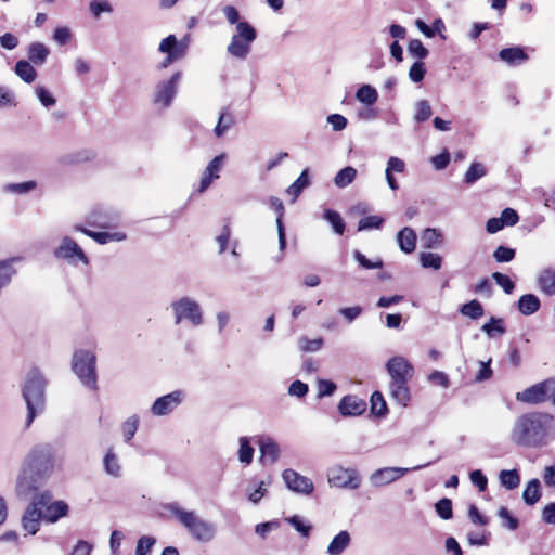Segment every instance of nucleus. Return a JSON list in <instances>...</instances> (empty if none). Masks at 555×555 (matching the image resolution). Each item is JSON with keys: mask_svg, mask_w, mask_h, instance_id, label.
Listing matches in <instances>:
<instances>
[{"mask_svg": "<svg viewBox=\"0 0 555 555\" xmlns=\"http://www.w3.org/2000/svg\"><path fill=\"white\" fill-rule=\"evenodd\" d=\"M555 436V417L547 413L531 412L520 415L511 431V439L525 447L545 446Z\"/></svg>", "mask_w": 555, "mask_h": 555, "instance_id": "nucleus-1", "label": "nucleus"}, {"mask_svg": "<svg viewBox=\"0 0 555 555\" xmlns=\"http://www.w3.org/2000/svg\"><path fill=\"white\" fill-rule=\"evenodd\" d=\"M385 367L390 377L388 385L390 397L399 405L406 406L411 399L409 382L415 372L413 364L402 356H395L386 362Z\"/></svg>", "mask_w": 555, "mask_h": 555, "instance_id": "nucleus-2", "label": "nucleus"}, {"mask_svg": "<svg viewBox=\"0 0 555 555\" xmlns=\"http://www.w3.org/2000/svg\"><path fill=\"white\" fill-rule=\"evenodd\" d=\"M166 509L195 540L208 542L214 539L215 525L201 518L195 511L184 509L178 503L168 504Z\"/></svg>", "mask_w": 555, "mask_h": 555, "instance_id": "nucleus-3", "label": "nucleus"}, {"mask_svg": "<svg viewBox=\"0 0 555 555\" xmlns=\"http://www.w3.org/2000/svg\"><path fill=\"white\" fill-rule=\"evenodd\" d=\"M44 389L46 380L42 374L37 369L30 370L26 375L22 389L27 406V425H30L36 415L44 409Z\"/></svg>", "mask_w": 555, "mask_h": 555, "instance_id": "nucleus-4", "label": "nucleus"}, {"mask_svg": "<svg viewBox=\"0 0 555 555\" xmlns=\"http://www.w3.org/2000/svg\"><path fill=\"white\" fill-rule=\"evenodd\" d=\"M23 464L46 481L54 473L56 459L50 446L39 444L26 454Z\"/></svg>", "mask_w": 555, "mask_h": 555, "instance_id": "nucleus-5", "label": "nucleus"}, {"mask_svg": "<svg viewBox=\"0 0 555 555\" xmlns=\"http://www.w3.org/2000/svg\"><path fill=\"white\" fill-rule=\"evenodd\" d=\"M51 499L52 493L48 490L35 493L21 518V526L26 533L35 535L40 530L41 521L44 520L43 505Z\"/></svg>", "mask_w": 555, "mask_h": 555, "instance_id": "nucleus-6", "label": "nucleus"}, {"mask_svg": "<svg viewBox=\"0 0 555 555\" xmlns=\"http://www.w3.org/2000/svg\"><path fill=\"white\" fill-rule=\"evenodd\" d=\"M95 354L90 350L75 351L72 359V367L78 379L88 388L96 389Z\"/></svg>", "mask_w": 555, "mask_h": 555, "instance_id": "nucleus-7", "label": "nucleus"}, {"mask_svg": "<svg viewBox=\"0 0 555 555\" xmlns=\"http://www.w3.org/2000/svg\"><path fill=\"white\" fill-rule=\"evenodd\" d=\"M257 38L256 28L249 23H241L227 47V52L238 60H245L251 51V44Z\"/></svg>", "mask_w": 555, "mask_h": 555, "instance_id": "nucleus-8", "label": "nucleus"}, {"mask_svg": "<svg viewBox=\"0 0 555 555\" xmlns=\"http://www.w3.org/2000/svg\"><path fill=\"white\" fill-rule=\"evenodd\" d=\"M176 324L189 321L193 326H199L204 322L201 305L193 298L184 296L171 302Z\"/></svg>", "mask_w": 555, "mask_h": 555, "instance_id": "nucleus-9", "label": "nucleus"}, {"mask_svg": "<svg viewBox=\"0 0 555 555\" xmlns=\"http://www.w3.org/2000/svg\"><path fill=\"white\" fill-rule=\"evenodd\" d=\"M181 78L182 72L178 70L170 78L159 81L154 89L153 103L160 108L169 107L178 92Z\"/></svg>", "mask_w": 555, "mask_h": 555, "instance_id": "nucleus-10", "label": "nucleus"}, {"mask_svg": "<svg viewBox=\"0 0 555 555\" xmlns=\"http://www.w3.org/2000/svg\"><path fill=\"white\" fill-rule=\"evenodd\" d=\"M327 481L332 487L356 490L361 485V477L354 468L334 466L327 473Z\"/></svg>", "mask_w": 555, "mask_h": 555, "instance_id": "nucleus-11", "label": "nucleus"}, {"mask_svg": "<svg viewBox=\"0 0 555 555\" xmlns=\"http://www.w3.org/2000/svg\"><path fill=\"white\" fill-rule=\"evenodd\" d=\"M554 388L555 378H548L517 392L516 400L527 404H539L550 399Z\"/></svg>", "mask_w": 555, "mask_h": 555, "instance_id": "nucleus-12", "label": "nucleus"}, {"mask_svg": "<svg viewBox=\"0 0 555 555\" xmlns=\"http://www.w3.org/2000/svg\"><path fill=\"white\" fill-rule=\"evenodd\" d=\"M428 465L429 464L417 465L413 468H404V467L378 468L370 475L369 481L375 488L385 487L387 485H390V483L397 481L398 479H400L402 476H404L410 470H417V469H421Z\"/></svg>", "mask_w": 555, "mask_h": 555, "instance_id": "nucleus-13", "label": "nucleus"}, {"mask_svg": "<svg viewBox=\"0 0 555 555\" xmlns=\"http://www.w3.org/2000/svg\"><path fill=\"white\" fill-rule=\"evenodd\" d=\"M54 255L56 258L63 259L72 264L89 263L82 248L70 237L65 236L62 238L60 246L55 249Z\"/></svg>", "mask_w": 555, "mask_h": 555, "instance_id": "nucleus-14", "label": "nucleus"}, {"mask_svg": "<svg viewBox=\"0 0 555 555\" xmlns=\"http://www.w3.org/2000/svg\"><path fill=\"white\" fill-rule=\"evenodd\" d=\"M44 482L39 476L35 475L27 466L22 463L16 478L15 493L20 499H26L37 491Z\"/></svg>", "mask_w": 555, "mask_h": 555, "instance_id": "nucleus-15", "label": "nucleus"}, {"mask_svg": "<svg viewBox=\"0 0 555 555\" xmlns=\"http://www.w3.org/2000/svg\"><path fill=\"white\" fill-rule=\"evenodd\" d=\"M185 399L183 390H175L170 393L157 398L152 406L151 413L154 416H165L175 411Z\"/></svg>", "mask_w": 555, "mask_h": 555, "instance_id": "nucleus-16", "label": "nucleus"}, {"mask_svg": "<svg viewBox=\"0 0 555 555\" xmlns=\"http://www.w3.org/2000/svg\"><path fill=\"white\" fill-rule=\"evenodd\" d=\"M282 478L287 489L297 494L310 495L314 490V485L310 478L292 468L283 470Z\"/></svg>", "mask_w": 555, "mask_h": 555, "instance_id": "nucleus-17", "label": "nucleus"}, {"mask_svg": "<svg viewBox=\"0 0 555 555\" xmlns=\"http://www.w3.org/2000/svg\"><path fill=\"white\" fill-rule=\"evenodd\" d=\"M76 231L82 232L89 237L93 238L99 244H107L111 242H121L126 240V234L121 231H93L83 224H76L74 227Z\"/></svg>", "mask_w": 555, "mask_h": 555, "instance_id": "nucleus-18", "label": "nucleus"}, {"mask_svg": "<svg viewBox=\"0 0 555 555\" xmlns=\"http://www.w3.org/2000/svg\"><path fill=\"white\" fill-rule=\"evenodd\" d=\"M225 154L217 155L215 158H212L208 165L206 166L201 182H199V191H205L214 180L218 179L220 177V171L224 165L225 162Z\"/></svg>", "mask_w": 555, "mask_h": 555, "instance_id": "nucleus-19", "label": "nucleus"}, {"mask_svg": "<svg viewBox=\"0 0 555 555\" xmlns=\"http://www.w3.org/2000/svg\"><path fill=\"white\" fill-rule=\"evenodd\" d=\"M366 410V402L358 396H345L339 404L338 411L343 416H359Z\"/></svg>", "mask_w": 555, "mask_h": 555, "instance_id": "nucleus-20", "label": "nucleus"}, {"mask_svg": "<svg viewBox=\"0 0 555 555\" xmlns=\"http://www.w3.org/2000/svg\"><path fill=\"white\" fill-rule=\"evenodd\" d=\"M44 521L48 524H56L60 519L65 518L69 515V505L63 500L52 501V499L43 505Z\"/></svg>", "mask_w": 555, "mask_h": 555, "instance_id": "nucleus-21", "label": "nucleus"}, {"mask_svg": "<svg viewBox=\"0 0 555 555\" xmlns=\"http://www.w3.org/2000/svg\"><path fill=\"white\" fill-rule=\"evenodd\" d=\"M186 49L188 44L185 42L178 41L173 35H169L168 37L164 38L158 47V50L162 53L175 57L176 61L184 57Z\"/></svg>", "mask_w": 555, "mask_h": 555, "instance_id": "nucleus-22", "label": "nucleus"}, {"mask_svg": "<svg viewBox=\"0 0 555 555\" xmlns=\"http://www.w3.org/2000/svg\"><path fill=\"white\" fill-rule=\"evenodd\" d=\"M259 450L263 463H275L281 454L280 446L270 437H262L259 440Z\"/></svg>", "mask_w": 555, "mask_h": 555, "instance_id": "nucleus-23", "label": "nucleus"}, {"mask_svg": "<svg viewBox=\"0 0 555 555\" xmlns=\"http://www.w3.org/2000/svg\"><path fill=\"white\" fill-rule=\"evenodd\" d=\"M405 169V163L399 157L391 156L387 162L385 176L387 183L391 190H398V182L395 178V173H402Z\"/></svg>", "mask_w": 555, "mask_h": 555, "instance_id": "nucleus-24", "label": "nucleus"}, {"mask_svg": "<svg viewBox=\"0 0 555 555\" xmlns=\"http://www.w3.org/2000/svg\"><path fill=\"white\" fill-rule=\"evenodd\" d=\"M539 289L547 295H555V270L551 268L543 269L538 275Z\"/></svg>", "mask_w": 555, "mask_h": 555, "instance_id": "nucleus-25", "label": "nucleus"}, {"mask_svg": "<svg viewBox=\"0 0 555 555\" xmlns=\"http://www.w3.org/2000/svg\"><path fill=\"white\" fill-rule=\"evenodd\" d=\"M351 538L348 531L337 533L327 546L328 555H340L350 544Z\"/></svg>", "mask_w": 555, "mask_h": 555, "instance_id": "nucleus-26", "label": "nucleus"}, {"mask_svg": "<svg viewBox=\"0 0 555 555\" xmlns=\"http://www.w3.org/2000/svg\"><path fill=\"white\" fill-rule=\"evenodd\" d=\"M400 249L405 254L414 251L416 246V234L410 228H403L397 236Z\"/></svg>", "mask_w": 555, "mask_h": 555, "instance_id": "nucleus-27", "label": "nucleus"}, {"mask_svg": "<svg viewBox=\"0 0 555 555\" xmlns=\"http://www.w3.org/2000/svg\"><path fill=\"white\" fill-rule=\"evenodd\" d=\"M103 466L107 475L114 478H119L121 476V465L118 456L112 449L107 450L103 459Z\"/></svg>", "mask_w": 555, "mask_h": 555, "instance_id": "nucleus-28", "label": "nucleus"}, {"mask_svg": "<svg viewBox=\"0 0 555 555\" xmlns=\"http://www.w3.org/2000/svg\"><path fill=\"white\" fill-rule=\"evenodd\" d=\"M540 306V299L533 294L522 295L518 300V309L524 315L535 313Z\"/></svg>", "mask_w": 555, "mask_h": 555, "instance_id": "nucleus-29", "label": "nucleus"}, {"mask_svg": "<svg viewBox=\"0 0 555 555\" xmlns=\"http://www.w3.org/2000/svg\"><path fill=\"white\" fill-rule=\"evenodd\" d=\"M499 56L503 62L511 65L522 63L528 59L525 51L519 47L503 49Z\"/></svg>", "mask_w": 555, "mask_h": 555, "instance_id": "nucleus-30", "label": "nucleus"}, {"mask_svg": "<svg viewBox=\"0 0 555 555\" xmlns=\"http://www.w3.org/2000/svg\"><path fill=\"white\" fill-rule=\"evenodd\" d=\"M421 244L428 249L438 248L443 244V236L436 229L428 228L421 235Z\"/></svg>", "mask_w": 555, "mask_h": 555, "instance_id": "nucleus-31", "label": "nucleus"}, {"mask_svg": "<svg viewBox=\"0 0 555 555\" xmlns=\"http://www.w3.org/2000/svg\"><path fill=\"white\" fill-rule=\"evenodd\" d=\"M356 99L366 106H372L378 100V92L371 85H362L356 92Z\"/></svg>", "mask_w": 555, "mask_h": 555, "instance_id": "nucleus-32", "label": "nucleus"}, {"mask_svg": "<svg viewBox=\"0 0 555 555\" xmlns=\"http://www.w3.org/2000/svg\"><path fill=\"white\" fill-rule=\"evenodd\" d=\"M15 74L26 83H31L37 77V72L28 61H18L15 64Z\"/></svg>", "mask_w": 555, "mask_h": 555, "instance_id": "nucleus-33", "label": "nucleus"}, {"mask_svg": "<svg viewBox=\"0 0 555 555\" xmlns=\"http://www.w3.org/2000/svg\"><path fill=\"white\" fill-rule=\"evenodd\" d=\"M49 55V49L41 42H33L28 47V57L35 64H43Z\"/></svg>", "mask_w": 555, "mask_h": 555, "instance_id": "nucleus-34", "label": "nucleus"}, {"mask_svg": "<svg viewBox=\"0 0 555 555\" xmlns=\"http://www.w3.org/2000/svg\"><path fill=\"white\" fill-rule=\"evenodd\" d=\"M309 185L308 170L305 169L297 180L286 189V195L291 197V203L298 197L301 191Z\"/></svg>", "mask_w": 555, "mask_h": 555, "instance_id": "nucleus-35", "label": "nucleus"}, {"mask_svg": "<svg viewBox=\"0 0 555 555\" xmlns=\"http://www.w3.org/2000/svg\"><path fill=\"white\" fill-rule=\"evenodd\" d=\"M540 498H541L540 481L538 479H532L528 482V485L522 493V499L526 504L533 505L540 500Z\"/></svg>", "mask_w": 555, "mask_h": 555, "instance_id": "nucleus-36", "label": "nucleus"}, {"mask_svg": "<svg viewBox=\"0 0 555 555\" xmlns=\"http://www.w3.org/2000/svg\"><path fill=\"white\" fill-rule=\"evenodd\" d=\"M420 263L425 269L439 270L442 267V257L436 253L422 251L420 254Z\"/></svg>", "mask_w": 555, "mask_h": 555, "instance_id": "nucleus-37", "label": "nucleus"}, {"mask_svg": "<svg viewBox=\"0 0 555 555\" xmlns=\"http://www.w3.org/2000/svg\"><path fill=\"white\" fill-rule=\"evenodd\" d=\"M356 176L357 169L351 166H347L336 173L334 183L337 188H346L356 179Z\"/></svg>", "mask_w": 555, "mask_h": 555, "instance_id": "nucleus-38", "label": "nucleus"}, {"mask_svg": "<svg viewBox=\"0 0 555 555\" xmlns=\"http://www.w3.org/2000/svg\"><path fill=\"white\" fill-rule=\"evenodd\" d=\"M500 482L508 490H513L519 486L520 477L516 469H504L499 475Z\"/></svg>", "mask_w": 555, "mask_h": 555, "instance_id": "nucleus-39", "label": "nucleus"}, {"mask_svg": "<svg viewBox=\"0 0 555 555\" xmlns=\"http://www.w3.org/2000/svg\"><path fill=\"white\" fill-rule=\"evenodd\" d=\"M238 442V460L242 464L249 465L254 459V448L250 446L249 439L247 437H241Z\"/></svg>", "mask_w": 555, "mask_h": 555, "instance_id": "nucleus-40", "label": "nucleus"}, {"mask_svg": "<svg viewBox=\"0 0 555 555\" xmlns=\"http://www.w3.org/2000/svg\"><path fill=\"white\" fill-rule=\"evenodd\" d=\"M302 538H309L312 526L302 517L294 515L285 519Z\"/></svg>", "mask_w": 555, "mask_h": 555, "instance_id": "nucleus-41", "label": "nucleus"}, {"mask_svg": "<svg viewBox=\"0 0 555 555\" xmlns=\"http://www.w3.org/2000/svg\"><path fill=\"white\" fill-rule=\"evenodd\" d=\"M371 411L377 416L387 414V404L380 391H374L371 396Z\"/></svg>", "mask_w": 555, "mask_h": 555, "instance_id": "nucleus-42", "label": "nucleus"}, {"mask_svg": "<svg viewBox=\"0 0 555 555\" xmlns=\"http://www.w3.org/2000/svg\"><path fill=\"white\" fill-rule=\"evenodd\" d=\"M481 330L491 338L505 333L503 320L496 318H491L488 323L482 325Z\"/></svg>", "mask_w": 555, "mask_h": 555, "instance_id": "nucleus-43", "label": "nucleus"}, {"mask_svg": "<svg viewBox=\"0 0 555 555\" xmlns=\"http://www.w3.org/2000/svg\"><path fill=\"white\" fill-rule=\"evenodd\" d=\"M37 183L35 181H25L21 183H10L3 186V191L14 194H25L35 190Z\"/></svg>", "mask_w": 555, "mask_h": 555, "instance_id": "nucleus-44", "label": "nucleus"}, {"mask_svg": "<svg viewBox=\"0 0 555 555\" xmlns=\"http://www.w3.org/2000/svg\"><path fill=\"white\" fill-rule=\"evenodd\" d=\"M461 312L472 319H479L483 315V308L477 300H472L462 306Z\"/></svg>", "mask_w": 555, "mask_h": 555, "instance_id": "nucleus-45", "label": "nucleus"}, {"mask_svg": "<svg viewBox=\"0 0 555 555\" xmlns=\"http://www.w3.org/2000/svg\"><path fill=\"white\" fill-rule=\"evenodd\" d=\"M415 108H416V113H415L414 119L417 122H423V121L429 119L433 114L431 106H430L429 102L426 100H420L418 102H416Z\"/></svg>", "mask_w": 555, "mask_h": 555, "instance_id": "nucleus-46", "label": "nucleus"}, {"mask_svg": "<svg viewBox=\"0 0 555 555\" xmlns=\"http://www.w3.org/2000/svg\"><path fill=\"white\" fill-rule=\"evenodd\" d=\"M485 175L486 169L483 165L479 163H473L465 172L464 180L466 183H474L478 179L482 178Z\"/></svg>", "mask_w": 555, "mask_h": 555, "instance_id": "nucleus-47", "label": "nucleus"}, {"mask_svg": "<svg viewBox=\"0 0 555 555\" xmlns=\"http://www.w3.org/2000/svg\"><path fill=\"white\" fill-rule=\"evenodd\" d=\"M299 349L304 352H315L323 346V339L321 337L309 339L307 337H300L298 340Z\"/></svg>", "mask_w": 555, "mask_h": 555, "instance_id": "nucleus-48", "label": "nucleus"}, {"mask_svg": "<svg viewBox=\"0 0 555 555\" xmlns=\"http://www.w3.org/2000/svg\"><path fill=\"white\" fill-rule=\"evenodd\" d=\"M139 426V417L137 415H131L128 417L122 424V435L126 441H130L132 437L135 435Z\"/></svg>", "mask_w": 555, "mask_h": 555, "instance_id": "nucleus-49", "label": "nucleus"}, {"mask_svg": "<svg viewBox=\"0 0 555 555\" xmlns=\"http://www.w3.org/2000/svg\"><path fill=\"white\" fill-rule=\"evenodd\" d=\"M408 52L410 55L420 60L425 59L428 55V50L424 47L420 39H412L408 46Z\"/></svg>", "mask_w": 555, "mask_h": 555, "instance_id": "nucleus-50", "label": "nucleus"}, {"mask_svg": "<svg viewBox=\"0 0 555 555\" xmlns=\"http://www.w3.org/2000/svg\"><path fill=\"white\" fill-rule=\"evenodd\" d=\"M35 92H36V95L38 98V100L40 101V103L44 106V107H52L55 105L56 103V100L55 98L52 95V93L47 89L44 88L43 86H37L35 88Z\"/></svg>", "mask_w": 555, "mask_h": 555, "instance_id": "nucleus-51", "label": "nucleus"}, {"mask_svg": "<svg viewBox=\"0 0 555 555\" xmlns=\"http://www.w3.org/2000/svg\"><path fill=\"white\" fill-rule=\"evenodd\" d=\"M324 217L332 224L334 231L337 234L344 233L345 223H344L340 215L336 210H326Z\"/></svg>", "mask_w": 555, "mask_h": 555, "instance_id": "nucleus-52", "label": "nucleus"}, {"mask_svg": "<svg viewBox=\"0 0 555 555\" xmlns=\"http://www.w3.org/2000/svg\"><path fill=\"white\" fill-rule=\"evenodd\" d=\"M222 13H223L227 22L230 25H235V27H237V25L241 23H247L246 21L241 20V14H240L238 10L233 5L229 4V5L223 7Z\"/></svg>", "mask_w": 555, "mask_h": 555, "instance_id": "nucleus-53", "label": "nucleus"}, {"mask_svg": "<svg viewBox=\"0 0 555 555\" xmlns=\"http://www.w3.org/2000/svg\"><path fill=\"white\" fill-rule=\"evenodd\" d=\"M271 485V480L261 481L258 483L255 490L248 492V500L254 504L260 502V500L267 494L268 487Z\"/></svg>", "mask_w": 555, "mask_h": 555, "instance_id": "nucleus-54", "label": "nucleus"}, {"mask_svg": "<svg viewBox=\"0 0 555 555\" xmlns=\"http://www.w3.org/2000/svg\"><path fill=\"white\" fill-rule=\"evenodd\" d=\"M353 257L359 262V264L364 269H379L383 267V261L379 258L375 260H369L359 250H354Z\"/></svg>", "mask_w": 555, "mask_h": 555, "instance_id": "nucleus-55", "label": "nucleus"}, {"mask_svg": "<svg viewBox=\"0 0 555 555\" xmlns=\"http://www.w3.org/2000/svg\"><path fill=\"white\" fill-rule=\"evenodd\" d=\"M425 74H426L425 64L422 61H416L410 67L409 78L413 82H421L424 79Z\"/></svg>", "mask_w": 555, "mask_h": 555, "instance_id": "nucleus-56", "label": "nucleus"}, {"mask_svg": "<svg viewBox=\"0 0 555 555\" xmlns=\"http://www.w3.org/2000/svg\"><path fill=\"white\" fill-rule=\"evenodd\" d=\"M499 517L503 521V527L509 530H516L518 527V520L509 513L506 507H501L498 512Z\"/></svg>", "mask_w": 555, "mask_h": 555, "instance_id": "nucleus-57", "label": "nucleus"}, {"mask_svg": "<svg viewBox=\"0 0 555 555\" xmlns=\"http://www.w3.org/2000/svg\"><path fill=\"white\" fill-rule=\"evenodd\" d=\"M154 544V538L147 535L141 537L137 543L135 555H147L151 552Z\"/></svg>", "mask_w": 555, "mask_h": 555, "instance_id": "nucleus-58", "label": "nucleus"}, {"mask_svg": "<svg viewBox=\"0 0 555 555\" xmlns=\"http://www.w3.org/2000/svg\"><path fill=\"white\" fill-rule=\"evenodd\" d=\"M436 511L442 519L452 517V502L450 499L443 498L436 503Z\"/></svg>", "mask_w": 555, "mask_h": 555, "instance_id": "nucleus-59", "label": "nucleus"}, {"mask_svg": "<svg viewBox=\"0 0 555 555\" xmlns=\"http://www.w3.org/2000/svg\"><path fill=\"white\" fill-rule=\"evenodd\" d=\"M384 219L379 216H367L360 220L359 222V230H372V229H378Z\"/></svg>", "mask_w": 555, "mask_h": 555, "instance_id": "nucleus-60", "label": "nucleus"}, {"mask_svg": "<svg viewBox=\"0 0 555 555\" xmlns=\"http://www.w3.org/2000/svg\"><path fill=\"white\" fill-rule=\"evenodd\" d=\"M493 280L498 285H500L506 294H511L514 288V282L506 274L495 272L492 274Z\"/></svg>", "mask_w": 555, "mask_h": 555, "instance_id": "nucleus-61", "label": "nucleus"}, {"mask_svg": "<svg viewBox=\"0 0 555 555\" xmlns=\"http://www.w3.org/2000/svg\"><path fill=\"white\" fill-rule=\"evenodd\" d=\"M469 479H470L472 483L478 488L479 491H481V492L486 491L487 486H488V479L482 474L481 470H479V469L473 470L469 474Z\"/></svg>", "mask_w": 555, "mask_h": 555, "instance_id": "nucleus-62", "label": "nucleus"}, {"mask_svg": "<svg viewBox=\"0 0 555 555\" xmlns=\"http://www.w3.org/2000/svg\"><path fill=\"white\" fill-rule=\"evenodd\" d=\"M493 256L498 262H508L515 257V250L509 247L500 246Z\"/></svg>", "mask_w": 555, "mask_h": 555, "instance_id": "nucleus-63", "label": "nucleus"}, {"mask_svg": "<svg viewBox=\"0 0 555 555\" xmlns=\"http://www.w3.org/2000/svg\"><path fill=\"white\" fill-rule=\"evenodd\" d=\"M92 544L85 540H79L73 547L69 555H90L92 552Z\"/></svg>", "mask_w": 555, "mask_h": 555, "instance_id": "nucleus-64", "label": "nucleus"}]
</instances>
